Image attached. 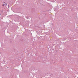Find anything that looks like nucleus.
Returning <instances> with one entry per match:
<instances>
[{"label": "nucleus", "mask_w": 78, "mask_h": 78, "mask_svg": "<svg viewBox=\"0 0 78 78\" xmlns=\"http://www.w3.org/2000/svg\"><path fill=\"white\" fill-rule=\"evenodd\" d=\"M4 3H5V2H4Z\"/></svg>", "instance_id": "20e7f679"}, {"label": "nucleus", "mask_w": 78, "mask_h": 78, "mask_svg": "<svg viewBox=\"0 0 78 78\" xmlns=\"http://www.w3.org/2000/svg\"><path fill=\"white\" fill-rule=\"evenodd\" d=\"M5 6V4H3L2 5V6Z\"/></svg>", "instance_id": "f03ea898"}, {"label": "nucleus", "mask_w": 78, "mask_h": 78, "mask_svg": "<svg viewBox=\"0 0 78 78\" xmlns=\"http://www.w3.org/2000/svg\"><path fill=\"white\" fill-rule=\"evenodd\" d=\"M8 7L9 8V5H8Z\"/></svg>", "instance_id": "7ed1b4c3"}, {"label": "nucleus", "mask_w": 78, "mask_h": 78, "mask_svg": "<svg viewBox=\"0 0 78 78\" xmlns=\"http://www.w3.org/2000/svg\"><path fill=\"white\" fill-rule=\"evenodd\" d=\"M4 5H5V6H6V5H7V4H6V3Z\"/></svg>", "instance_id": "f257e3e1"}]
</instances>
